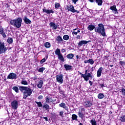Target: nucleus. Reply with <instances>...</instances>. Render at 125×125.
Masks as SVG:
<instances>
[{"label": "nucleus", "instance_id": "f257e3e1", "mask_svg": "<svg viewBox=\"0 0 125 125\" xmlns=\"http://www.w3.org/2000/svg\"><path fill=\"white\" fill-rule=\"evenodd\" d=\"M19 87L20 90L21 92L23 93V99H27V97H29V96L32 95L33 90L29 88V87L24 86H19Z\"/></svg>", "mask_w": 125, "mask_h": 125}, {"label": "nucleus", "instance_id": "f03ea898", "mask_svg": "<svg viewBox=\"0 0 125 125\" xmlns=\"http://www.w3.org/2000/svg\"><path fill=\"white\" fill-rule=\"evenodd\" d=\"M10 23L12 26H14L18 29H20L22 24V18H18L17 19L12 20Z\"/></svg>", "mask_w": 125, "mask_h": 125}, {"label": "nucleus", "instance_id": "7ed1b4c3", "mask_svg": "<svg viewBox=\"0 0 125 125\" xmlns=\"http://www.w3.org/2000/svg\"><path fill=\"white\" fill-rule=\"evenodd\" d=\"M95 32L101 34L103 37H106V33H105L104 25L101 23L99 24L98 27L95 28Z\"/></svg>", "mask_w": 125, "mask_h": 125}, {"label": "nucleus", "instance_id": "20e7f679", "mask_svg": "<svg viewBox=\"0 0 125 125\" xmlns=\"http://www.w3.org/2000/svg\"><path fill=\"white\" fill-rule=\"evenodd\" d=\"M80 74L81 75L82 78H83L84 81L86 82H87L89 80V78L92 79L93 78L92 75L90 73H87V70L85 71L84 74H82V73H80Z\"/></svg>", "mask_w": 125, "mask_h": 125}, {"label": "nucleus", "instance_id": "39448f33", "mask_svg": "<svg viewBox=\"0 0 125 125\" xmlns=\"http://www.w3.org/2000/svg\"><path fill=\"white\" fill-rule=\"evenodd\" d=\"M8 48L4 45V42L0 41V54L5 53L7 51Z\"/></svg>", "mask_w": 125, "mask_h": 125}, {"label": "nucleus", "instance_id": "423d86ee", "mask_svg": "<svg viewBox=\"0 0 125 125\" xmlns=\"http://www.w3.org/2000/svg\"><path fill=\"white\" fill-rule=\"evenodd\" d=\"M67 9H68V11H71V12H73V13H79L80 12L78 10L75 9L74 6L72 5L67 6Z\"/></svg>", "mask_w": 125, "mask_h": 125}, {"label": "nucleus", "instance_id": "0eeeda50", "mask_svg": "<svg viewBox=\"0 0 125 125\" xmlns=\"http://www.w3.org/2000/svg\"><path fill=\"white\" fill-rule=\"evenodd\" d=\"M7 79L9 80H16L17 79V75L13 72L11 73L8 75Z\"/></svg>", "mask_w": 125, "mask_h": 125}, {"label": "nucleus", "instance_id": "6e6552de", "mask_svg": "<svg viewBox=\"0 0 125 125\" xmlns=\"http://www.w3.org/2000/svg\"><path fill=\"white\" fill-rule=\"evenodd\" d=\"M11 106L12 108V109H14L15 110H16L17 108H18V101L16 100L13 101L11 103Z\"/></svg>", "mask_w": 125, "mask_h": 125}, {"label": "nucleus", "instance_id": "1a4fd4ad", "mask_svg": "<svg viewBox=\"0 0 125 125\" xmlns=\"http://www.w3.org/2000/svg\"><path fill=\"white\" fill-rule=\"evenodd\" d=\"M85 111V109L84 108H81V110L79 111L78 112V116L79 118L82 119V120L83 119V118H84V114H83V112Z\"/></svg>", "mask_w": 125, "mask_h": 125}, {"label": "nucleus", "instance_id": "9d476101", "mask_svg": "<svg viewBox=\"0 0 125 125\" xmlns=\"http://www.w3.org/2000/svg\"><path fill=\"white\" fill-rule=\"evenodd\" d=\"M63 75L61 74L60 75H57L56 76V80H57V82H58V83H63Z\"/></svg>", "mask_w": 125, "mask_h": 125}, {"label": "nucleus", "instance_id": "9b49d317", "mask_svg": "<svg viewBox=\"0 0 125 125\" xmlns=\"http://www.w3.org/2000/svg\"><path fill=\"white\" fill-rule=\"evenodd\" d=\"M49 26L50 28H52V30H57L59 25L55 24L54 22L52 21L50 22Z\"/></svg>", "mask_w": 125, "mask_h": 125}, {"label": "nucleus", "instance_id": "f8f14e48", "mask_svg": "<svg viewBox=\"0 0 125 125\" xmlns=\"http://www.w3.org/2000/svg\"><path fill=\"white\" fill-rule=\"evenodd\" d=\"M91 42L90 41H84V40L81 41L78 43V46L79 47H81V46H82V45H83V44L85 45L87 43H88V42Z\"/></svg>", "mask_w": 125, "mask_h": 125}, {"label": "nucleus", "instance_id": "ddd939ff", "mask_svg": "<svg viewBox=\"0 0 125 125\" xmlns=\"http://www.w3.org/2000/svg\"><path fill=\"white\" fill-rule=\"evenodd\" d=\"M83 105L86 108H88V107L92 106V103L90 101H86L83 103Z\"/></svg>", "mask_w": 125, "mask_h": 125}, {"label": "nucleus", "instance_id": "4468645a", "mask_svg": "<svg viewBox=\"0 0 125 125\" xmlns=\"http://www.w3.org/2000/svg\"><path fill=\"white\" fill-rule=\"evenodd\" d=\"M0 35H1L4 39L6 38V34H5V32H4V29H3L1 26H0Z\"/></svg>", "mask_w": 125, "mask_h": 125}, {"label": "nucleus", "instance_id": "2eb2a0df", "mask_svg": "<svg viewBox=\"0 0 125 125\" xmlns=\"http://www.w3.org/2000/svg\"><path fill=\"white\" fill-rule=\"evenodd\" d=\"M43 12H45V13H46L47 14H50V13H54V11L52 10H48L46 9L45 7L42 9Z\"/></svg>", "mask_w": 125, "mask_h": 125}, {"label": "nucleus", "instance_id": "dca6fc26", "mask_svg": "<svg viewBox=\"0 0 125 125\" xmlns=\"http://www.w3.org/2000/svg\"><path fill=\"white\" fill-rule=\"evenodd\" d=\"M110 9L114 12L115 14H117L118 13V9L117 7H116V5H114L113 6H111L110 7Z\"/></svg>", "mask_w": 125, "mask_h": 125}, {"label": "nucleus", "instance_id": "f3484780", "mask_svg": "<svg viewBox=\"0 0 125 125\" xmlns=\"http://www.w3.org/2000/svg\"><path fill=\"white\" fill-rule=\"evenodd\" d=\"M102 71H103V67H101L99 68V69L98 70L97 76L98 78H100L101 77V75L102 74Z\"/></svg>", "mask_w": 125, "mask_h": 125}, {"label": "nucleus", "instance_id": "a211bd4d", "mask_svg": "<svg viewBox=\"0 0 125 125\" xmlns=\"http://www.w3.org/2000/svg\"><path fill=\"white\" fill-rule=\"evenodd\" d=\"M43 84V81L42 80H40L37 83V86L38 88H42Z\"/></svg>", "mask_w": 125, "mask_h": 125}, {"label": "nucleus", "instance_id": "6ab92c4d", "mask_svg": "<svg viewBox=\"0 0 125 125\" xmlns=\"http://www.w3.org/2000/svg\"><path fill=\"white\" fill-rule=\"evenodd\" d=\"M84 63L85 64L89 63V64H90L91 65H93L94 64V61L91 59H89L88 60H85Z\"/></svg>", "mask_w": 125, "mask_h": 125}, {"label": "nucleus", "instance_id": "aec40b11", "mask_svg": "<svg viewBox=\"0 0 125 125\" xmlns=\"http://www.w3.org/2000/svg\"><path fill=\"white\" fill-rule=\"evenodd\" d=\"M23 21L25 24H31L32 23V21H31V20H30L27 17L25 16L23 18Z\"/></svg>", "mask_w": 125, "mask_h": 125}, {"label": "nucleus", "instance_id": "412c9836", "mask_svg": "<svg viewBox=\"0 0 125 125\" xmlns=\"http://www.w3.org/2000/svg\"><path fill=\"white\" fill-rule=\"evenodd\" d=\"M60 107H61L62 108H63V109H65L66 111H68L69 109L68 108V107L66 106L65 104V103H62L59 104Z\"/></svg>", "mask_w": 125, "mask_h": 125}, {"label": "nucleus", "instance_id": "4be33fe9", "mask_svg": "<svg viewBox=\"0 0 125 125\" xmlns=\"http://www.w3.org/2000/svg\"><path fill=\"white\" fill-rule=\"evenodd\" d=\"M64 68H65L66 71H71L72 69V66L66 64L64 65Z\"/></svg>", "mask_w": 125, "mask_h": 125}, {"label": "nucleus", "instance_id": "5701e85b", "mask_svg": "<svg viewBox=\"0 0 125 125\" xmlns=\"http://www.w3.org/2000/svg\"><path fill=\"white\" fill-rule=\"evenodd\" d=\"M56 41L59 43H61V42H63V39L60 36H58L56 38Z\"/></svg>", "mask_w": 125, "mask_h": 125}, {"label": "nucleus", "instance_id": "b1692460", "mask_svg": "<svg viewBox=\"0 0 125 125\" xmlns=\"http://www.w3.org/2000/svg\"><path fill=\"white\" fill-rule=\"evenodd\" d=\"M53 102V100L50 97L47 96L46 98V103H50Z\"/></svg>", "mask_w": 125, "mask_h": 125}, {"label": "nucleus", "instance_id": "393cba45", "mask_svg": "<svg viewBox=\"0 0 125 125\" xmlns=\"http://www.w3.org/2000/svg\"><path fill=\"white\" fill-rule=\"evenodd\" d=\"M87 29L89 31H93V29H95V26L92 24H90L88 26Z\"/></svg>", "mask_w": 125, "mask_h": 125}, {"label": "nucleus", "instance_id": "a878e982", "mask_svg": "<svg viewBox=\"0 0 125 125\" xmlns=\"http://www.w3.org/2000/svg\"><path fill=\"white\" fill-rule=\"evenodd\" d=\"M95 1L97 3L99 6H101L102 3H103V0H95Z\"/></svg>", "mask_w": 125, "mask_h": 125}, {"label": "nucleus", "instance_id": "bb28decb", "mask_svg": "<svg viewBox=\"0 0 125 125\" xmlns=\"http://www.w3.org/2000/svg\"><path fill=\"white\" fill-rule=\"evenodd\" d=\"M58 59L59 60H61V61H62V62H64V57H63V55L62 54H60V55H58Z\"/></svg>", "mask_w": 125, "mask_h": 125}, {"label": "nucleus", "instance_id": "cd10ccee", "mask_svg": "<svg viewBox=\"0 0 125 125\" xmlns=\"http://www.w3.org/2000/svg\"><path fill=\"white\" fill-rule=\"evenodd\" d=\"M66 58L70 60L73 59L74 58V54L72 53L67 54Z\"/></svg>", "mask_w": 125, "mask_h": 125}, {"label": "nucleus", "instance_id": "c85d7f7f", "mask_svg": "<svg viewBox=\"0 0 125 125\" xmlns=\"http://www.w3.org/2000/svg\"><path fill=\"white\" fill-rule=\"evenodd\" d=\"M72 120L73 121H78V115L76 114H73L72 115Z\"/></svg>", "mask_w": 125, "mask_h": 125}, {"label": "nucleus", "instance_id": "c756f323", "mask_svg": "<svg viewBox=\"0 0 125 125\" xmlns=\"http://www.w3.org/2000/svg\"><path fill=\"white\" fill-rule=\"evenodd\" d=\"M48 58V56H46L44 58L42 59L41 61H40V64H43L45 61H46V60Z\"/></svg>", "mask_w": 125, "mask_h": 125}, {"label": "nucleus", "instance_id": "7c9ffc66", "mask_svg": "<svg viewBox=\"0 0 125 125\" xmlns=\"http://www.w3.org/2000/svg\"><path fill=\"white\" fill-rule=\"evenodd\" d=\"M90 124H91L92 125H96V121L95 120V119L93 118L92 120L90 121Z\"/></svg>", "mask_w": 125, "mask_h": 125}, {"label": "nucleus", "instance_id": "2f4dec72", "mask_svg": "<svg viewBox=\"0 0 125 125\" xmlns=\"http://www.w3.org/2000/svg\"><path fill=\"white\" fill-rule=\"evenodd\" d=\"M55 54L56 55H59L61 54V51H60V49L57 48L56 51H55Z\"/></svg>", "mask_w": 125, "mask_h": 125}, {"label": "nucleus", "instance_id": "473e14b6", "mask_svg": "<svg viewBox=\"0 0 125 125\" xmlns=\"http://www.w3.org/2000/svg\"><path fill=\"white\" fill-rule=\"evenodd\" d=\"M13 90H14L17 93H19V89L17 86H14L12 87Z\"/></svg>", "mask_w": 125, "mask_h": 125}, {"label": "nucleus", "instance_id": "72a5a7b5", "mask_svg": "<svg viewBox=\"0 0 125 125\" xmlns=\"http://www.w3.org/2000/svg\"><path fill=\"white\" fill-rule=\"evenodd\" d=\"M98 97L99 99H103V98L105 97V96H104V95L102 93H100L98 94Z\"/></svg>", "mask_w": 125, "mask_h": 125}, {"label": "nucleus", "instance_id": "f704fd0d", "mask_svg": "<svg viewBox=\"0 0 125 125\" xmlns=\"http://www.w3.org/2000/svg\"><path fill=\"white\" fill-rule=\"evenodd\" d=\"M69 39H70V37L68 35H64L63 36V40H64V41H68Z\"/></svg>", "mask_w": 125, "mask_h": 125}, {"label": "nucleus", "instance_id": "c9c22d12", "mask_svg": "<svg viewBox=\"0 0 125 125\" xmlns=\"http://www.w3.org/2000/svg\"><path fill=\"white\" fill-rule=\"evenodd\" d=\"M43 108H44L45 110H49V105L47 104H45L44 105H43Z\"/></svg>", "mask_w": 125, "mask_h": 125}, {"label": "nucleus", "instance_id": "e433bc0d", "mask_svg": "<svg viewBox=\"0 0 125 125\" xmlns=\"http://www.w3.org/2000/svg\"><path fill=\"white\" fill-rule=\"evenodd\" d=\"M7 42L8 43H12V42H13V39L12 38H8Z\"/></svg>", "mask_w": 125, "mask_h": 125}, {"label": "nucleus", "instance_id": "4c0bfd02", "mask_svg": "<svg viewBox=\"0 0 125 125\" xmlns=\"http://www.w3.org/2000/svg\"><path fill=\"white\" fill-rule=\"evenodd\" d=\"M35 103H36V104H37L39 108H41V107H42V102L36 101Z\"/></svg>", "mask_w": 125, "mask_h": 125}, {"label": "nucleus", "instance_id": "58836bf2", "mask_svg": "<svg viewBox=\"0 0 125 125\" xmlns=\"http://www.w3.org/2000/svg\"><path fill=\"white\" fill-rule=\"evenodd\" d=\"M21 83L24 85H28V82L26 80H22L21 81Z\"/></svg>", "mask_w": 125, "mask_h": 125}, {"label": "nucleus", "instance_id": "ea45409f", "mask_svg": "<svg viewBox=\"0 0 125 125\" xmlns=\"http://www.w3.org/2000/svg\"><path fill=\"white\" fill-rule=\"evenodd\" d=\"M59 7H60V3L56 2L55 3V8H56V9H58Z\"/></svg>", "mask_w": 125, "mask_h": 125}, {"label": "nucleus", "instance_id": "a19ab883", "mask_svg": "<svg viewBox=\"0 0 125 125\" xmlns=\"http://www.w3.org/2000/svg\"><path fill=\"white\" fill-rule=\"evenodd\" d=\"M45 47H46L47 48H49L50 47V43L48 42H46L44 44Z\"/></svg>", "mask_w": 125, "mask_h": 125}, {"label": "nucleus", "instance_id": "79ce46f5", "mask_svg": "<svg viewBox=\"0 0 125 125\" xmlns=\"http://www.w3.org/2000/svg\"><path fill=\"white\" fill-rule=\"evenodd\" d=\"M44 70H45V68L44 67H41L39 68V69L38 70V72H39V73H43Z\"/></svg>", "mask_w": 125, "mask_h": 125}, {"label": "nucleus", "instance_id": "37998d69", "mask_svg": "<svg viewBox=\"0 0 125 125\" xmlns=\"http://www.w3.org/2000/svg\"><path fill=\"white\" fill-rule=\"evenodd\" d=\"M120 120L121 122H123L124 123L125 122V116H123L120 117Z\"/></svg>", "mask_w": 125, "mask_h": 125}, {"label": "nucleus", "instance_id": "c03bdc74", "mask_svg": "<svg viewBox=\"0 0 125 125\" xmlns=\"http://www.w3.org/2000/svg\"><path fill=\"white\" fill-rule=\"evenodd\" d=\"M121 91L123 93V95H125V88H122Z\"/></svg>", "mask_w": 125, "mask_h": 125}, {"label": "nucleus", "instance_id": "a18cd8bd", "mask_svg": "<svg viewBox=\"0 0 125 125\" xmlns=\"http://www.w3.org/2000/svg\"><path fill=\"white\" fill-rule=\"evenodd\" d=\"M72 2H73L74 4H76L77 1H79V0H72Z\"/></svg>", "mask_w": 125, "mask_h": 125}, {"label": "nucleus", "instance_id": "49530a36", "mask_svg": "<svg viewBox=\"0 0 125 125\" xmlns=\"http://www.w3.org/2000/svg\"><path fill=\"white\" fill-rule=\"evenodd\" d=\"M119 63L121 65H122V66H123V65H125V62L120 61Z\"/></svg>", "mask_w": 125, "mask_h": 125}, {"label": "nucleus", "instance_id": "de8ad7c7", "mask_svg": "<svg viewBox=\"0 0 125 125\" xmlns=\"http://www.w3.org/2000/svg\"><path fill=\"white\" fill-rule=\"evenodd\" d=\"M42 98H43V97L42 95H40L38 97V99H39V100H41V99H42Z\"/></svg>", "mask_w": 125, "mask_h": 125}, {"label": "nucleus", "instance_id": "09e8293b", "mask_svg": "<svg viewBox=\"0 0 125 125\" xmlns=\"http://www.w3.org/2000/svg\"><path fill=\"white\" fill-rule=\"evenodd\" d=\"M99 84H100V86H101V87H104V86H105L104 85V83H99Z\"/></svg>", "mask_w": 125, "mask_h": 125}, {"label": "nucleus", "instance_id": "8fccbe9b", "mask_svg": "<svg viewBox=\"0 0 125 125\" xmlns=\"http://www.w3.org/2000/svg\"><path fill=\"white\" fill-rule=\"evenodd\" d=\"M76 39L77 40H80V39H81V36L80 35L76 36Z\"/></svg>", "mask_w": 125, "mask_h": 125}, {"label": "nucleus", "instance_id": "3c124183", "mask_svg": "<svg viewBox=\"0 0 125 125\" xmlns=\"http://www.w3.org/2000/svg\"><path fill=\"white\" fill-rule=\"evenodd\" d=\"M72 34L73 35H78V32H76V31H73Z\"/></svg>", "mask_w": 125, "mask_h": 125}, {"label": "nucleus", "instance_id": "603ef678", "mask_svg": "<svg viewBox=\"0 0 125 125\" xmlns=\"http://www.w3.org/2000/svg\"><path fill=\"white\" fill-rule=\"evenodd\" d=\"M63 114H64V112L63 111H61L60 112V116H63Z\"/></svg>", "mask_w": 125, "mask_h": 125}, {"label": "nucleus", "instance_id": "864d4df0", "mask_svg": "<svg viewBox=\"0 0 125 125\" xmlns=\"http://www.w3.org/2000/svg\"><path fill=\"white\" fill-rule=\"evenodd\" d=\"M89 83H90V86L92 85V84L93 83L92 82L89 81Z\"/></svg>", "mask_w": 125, "mask_h": 125}, {"label": "nucleus", "instance_id": "5fc2aeb1", "mask_svg": "<svg viewBox=\"0 0 125 125\" xmlns=\"http://www.w3.org/2000/svg\"><path fill=\"white\" fill-rule=\"evenodd\" d=\"M62 52L63 53L66 52V50L65 49H62Z\"/></svg>", "mask_w": 125, "mask_h": 125}, {"label": "nucleus", "instance_id": "6e6d98bb", "mask_svg": "<svg viewBox=\"0 0 125 125\" xmlns=\"http://www.w3.org/2000/svg\"><path fill=\"white\" fill-rule=\"evenodd\" d=\"M76 58L78 60V59H79V58H81V56L77 55L76 56Z\"/></svg>", "mask_w": 125, "mask_h": 125}, {"label": "nucleus", "instance_id": "4d7b16f0", "mask_svg": "<svg viewBox=\"0 0 125 125\" xmlns=\"http://www.w3.org/2000/svg\"><path fill=\"white\" fill-rule=\"evenodd\" d=\"M43 119H44V120H45V121H48V119H47V117H43Z\"/></svg>", "mask_w": 125, "mask_h": 125}, {"label": "nucleus", "instance_id": "13d9d810", "mask_svg": "<svg viewBox=\"0 0 125 125\" xmlns=\"http://www.w3.org/2000/svg\"><path fill=\"white\" fill-rule=\"evenodd\" d=\"M88 0L90 2H94V1H95V0Z\"/></svg>", "mask_w": 125, "mask_h": 125}, {"label": "nucleus", "instance_id": "bf43d9fd", "mask_svg": "<svg viewBox=\"0 0 125 125\" xmlns=\"http://www.w3.org/2000/svg\"><path fill=\"white\" fill-rule=\"evenodd\" d=\"M88 11H89V12L91 13V12H92V10L89 9Z\"/></svg>", "mask_w": 125, "mask_h": 125}, {"label": "nucleus", "instance_id": "052dcab7", "mask_svg": "<svg viewBox=\"0 0 125 125\" xmlns=\"http://www.w3.org/2000/svg\"><path fill=\"white\" fill-rule=\"evenodd\" d=\"M80 32H81V31H80V30H78L77 32V34H78V33H80Z\"/></svg>", "mask_w": 125, "mask_h": 125}, {"label": "nucleus", "instance_id": "680f3d73", "mask_svg": "<svg viewBox=\"0 0 125 125\" xmlns=\"http://www.w3.org/2000/svg\"><path fill=\"white\" fill-rule=\"evenodd\" d=\"M113 66H114V65H113L112 64H111V65H109V67H113Z\"/></svg>", "mask_w": 125, "mask_h": 125}, {"label": "nucleus", "instance_id": "e2e57ef3", "mask_svg": "<svg viewBox=\"0 0 125 125\" xmlns=\"http://www.w3.org/2000/svg\"><path fill=\"white\" fill-rule=\"evenodd\" d=\"M7 7H9V5H8V4H7Z\"/></svg>", "mask_w": 125, "mask_h": 125}, {"label": "nucleus", "instance_id": "0e129e2a", "mask_svg": "<svg viewBox=\"0 0 125 125\" xmlns=\"http://www.w3.org/2000/svg\"><path fill=\"white\" fill-rule=\"evenodd\" d=\"M76 30H77V29H73V31H76Z\"/></svg>", "mask_w": 125, "mask_h": 125}]
</instances>
